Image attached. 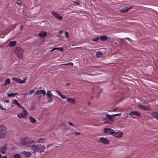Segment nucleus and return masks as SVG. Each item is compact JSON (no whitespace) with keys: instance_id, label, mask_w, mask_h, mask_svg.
I'll use <instances>...</instances> for the list:
<instances>
[{"instance_id":"nucleus-1","label":"nucleus","mask_w":158,"mask_h":158,"mask_svg":"<svg viewBox=\"0 0 158 158\" xmlns=\"http://www.w3.org/2000/svg\"><path fill=\"white\" fill-rule=\"evenodd\" d=\"M35 143V141L34 140L29 138L24 137L21 138V144L25 147H31V144Z\"/></svg>"},{"instance_id":"nucleus-2","label":"nucleus","mask_w":158,"mask_h":158,"mask_svg":"<svg viewBox=\"0 0 158 158\" xmlns=\"http://www.w3.org/2000/svg\"><path fill=\"white\" fill-rule=\"evenodd\" d=\"M31 149L34 152H42L45 149V147L44 145L41 144H38L36 145H32L31 146Z\"/></svg>"},{"instance_id":"nucleus-3","label":"nucleus","mask_w":158,"mask_h":158,"mask_svg":"<svg viewBox=\"0 0 158 158\" xmlns=\"http://www.w3.org/2000/svg\"><path fill=\"white\" fill-rule=\"evenodd\" d=\"M14 52L19 58L20 59L23 58V50L20 47H17L14 50Z\"/></svg>"},{"instance_id":"nucleus-4","label":"nucleus","mask_w":158,"mask_h":158,"mask_svg":"<svg viewBox=\"0 0 158 158\" xmlns=\"http://www.w3.org/2000/svg\"><path fill=\"white\" fill-rule=\"evenodd\" d=\"M56 92L58 94V95L62 98H66L67 99V101L68 102H71L73 104H74L75 103V99L74 98H67L66 97L64 96L61 93H60V92L57 90H56Z\"/></svg>"},{"instance_id":"nucleus-5","label":"nucleus","mask_w":158,"mask_h":158,"mask_svg":"<svg viewBox=\"0 0 158 158\" xmlns=\"http://www.w3.org/2000/svg\"><path fill=\"white\" fill-rule=\"evenodd\" d=\"M6 128L3 125L0 126V138H3L6 134Z\"/></svg>"},{"instance_id":"nucleus-6","label":"nucleus","mask_w":158,"mask_h":158,"mask_svg":"<svg viewBox=\"0 0 158 158\" xmlns=\"http://www.w3.org/2000/svg\"><path fill=\"white\" fill-rule=\"evenodd\" d=\"M23 111L17 114L18 117L20 118H25L27 117V110L24 107H22Z\"/></svg>"},{"instance_id":"nucleus-7","label":"nucleus","mask_w":158,"mask_h":158,"mask_svg":"<svg viewBox=\"0 0 158 158\" xmlns=\"http://www.w3.org/2000/svg\"><path fill=\"white\" fill-rule=\"evenodd\" d=\"M98 142L103 143V144H107L109 143V141L104 137H101L98 140Z\"/></svg>"},{"instance_id":"nucleus-8","label":"nucleus","mask_w":158,"mask_h":158,"mask_svg":"<svg viewBox=\"0 0 158 158\" xmlns=\"http://www.w3.org/2000/svg\"><path fill=\"white\" fill-rule=\"evenodd\" d=\"M47 98H48V102H51L52 101V94L50 91H48L47 93Z\"/></svg>"},{"instance_id":"nucleus-9","label":"nucleus","mask_w":158,"mask_h":158,"mask_svg":"<svg viewBox=\"0 0 158 158\" xmlns=\"http://www.w3.org/2000/svg\"><path fill=\"white\" fill-rule=\"evenodd\" d=\"M129 115L133 118H135L134 116H140L141 114L138 111H132L129 113Z\"/></svg>"},{"instance_id":"nucleus-10","label":"nucleus","mask_w":158,"mask_h":158,"mask_svg":"<svg viewBox=\"0 0 158 158\" xmlns=\"http://www.w3.org/2000/svg\"><path fill=\"white\" fill-rule=\"evenodd\" d=\"M52 14L55 18L59 20H60L63 19L62 16H60L58 13L55 11H52Z\"/></svg>"},{"instance_id":"nucleus-11","label":"nucleus","mask_w":158,"mask_h":158,"mask_svg":"<svg viewBox=\"0 0 158 158\" xmlns=\"http://www.w3.org/2000/svg\"><path fill=\"white\" fill-rule=\"evenodd\" d=\"M114 130L109 128H105L103 130V132L105 134L112 135Z\"/></svg>"},{"instance_id":"nucleus-12","label":"nucleus","mask_w":158,"mask_h":158,"mask_svg":"<svg viewBox=\"0 0 158 158\" xmlns=\"http://www.w3.org/2000/svg\"><path fill=\"white\" fill-rule=\"evenodd\" d=\"M112 135L117 138H120L123 135V133L121 131L116 132L114 130Z\"/></svg>"},{"instance_id":"nucleus-13","label":"nucleus","mask_w":158,"mask_h":158,"mask_svg":"<svg viewBox=\"0 0 158 158\" xmlns=\"http://www.w3.org/2000/svg\"><path fill=\"white\" fill-rule=\"evenodd\" d=\"M43 94L44 96L46 94V92L45 91L42 89L38 90L36 91L34 95H41V94Z\"/></svg>"},{"instance_id":"nucleus-14","label":"nucleus","mask_w":158,"mask_h":158,"mask_svg":"<svg viewBox=\"0 0 158 158\" xmlns=\"http://www.w3.org/2000/svg\"><path fill=\"white\" fill-rule=\"evenodd\" d=\"M112 115H110L108 114H106V118H107V120H109L110 121L109 122L111 123H112L114 121V119L112 118Z\"/></svg>"},{"instance_id":"nucleus-15","label":"nucleus","mask_w":158,"mask_h":158,"mask_svg":"<svg viewBox=\"0 0 158 158\" xmlns=\"http://www.w3.org/2000/svg\"><path fill=\"white\" fill-rule=\"evenodd\" d=\"M112 115H110L108 114H106V118H107V120H109L110 121L109 122L111 123H112L114 121V119L112 118Z\"/></svg>"},{"instance_id":"nucleus-16","label":"nucleus","mask_w":158,"mask_h":158,"mask_svg":"<svg viewBox=\"0 0 158 158\" xmlns=\"http://www.w3.org/2000/svg\"><path fill=\"white\" fill-rule=\"evenodd\" d=\"M131 7L129 6H127L124 7L123 9L120 10V11L121 12H124L128 11Z\"/></svg>"},{"instance_id":"nucleus-17","label":"nucleus","mask_w":158,"mask_h":158,"mask_svg":"<svg viewBox=\"0 0 158 158\" xmlns=\"http://www.w3.org/2000/svg\"><path fill=\"white\" fill-rule=\"evenodd\" d=\"M13 104L17 105L20 108L22 109V107H23L21 106V104L19 103L17 101L15 100H14L13 101Z\"/></svg>"},{"instance_id":"nucleus-18","label":"nucleus","mask_w":158,"mask_h":158,"mask_svg":"<svg viewBox=\"0 0 158 158\" xmlns=\"http://www.w3.org/2000/svg\"><path fill=\"white\" fill-rule=\"evenodd\" d=\"M6 149V146L4 145L3 146L0 150V152L3 154L5 153V151Z\"/></svg>"},{"instance_id":"nucleus-19","label":"nucleus","mask_w":158,"mask_h":158,"mask_svg":"<svg viewBox=\"0 0 158 158\" xmlns=\"http://www.w3.org/2000/svg\"><path fill=\"white\" fill-rule=\"evenodd\" d=\"M47 35V33L46 32L44 31H42L40 32L39 34V35L40 37H44Z\"/></svg>"},{"instance_id":"nucleus-20","label":"nucleus","mask_w":158,"mask_h":158,"mask_svg":"<svg viewBox=\"0 0 158 158\" xmlns=\"http://www.w3.org/2000/svg\"><path fill=\"white\" fill-rule=\"evenodd\" d=\"M101 40L102 41H106L107 40V37L105 35L101 36L100 38Z\"/></svg>"},{"instance_id":"nucleus-21","label":"nucleus","mask_w":158,"mask_h":158,"mask_svg":"<svg viewBox=\"0 0 158 158\" xmlns=\"http://www.w3.org/2000/svg\"><path fill=\"white\" fill-rule=\"evenodd\" d=\"M16 42L15 41H10L9 44V46L10 47H14L16 44Z\"/></svg>"},{"instance_id":"nucleus-22","label":"nucleus","mask_w":158,"mask_h":158,"mask_svg":"<svg viewBox=\"0 0 158 158\" xmlns=\"http://www.w3.org/2000/svg\"><path fill=\"white\" fill-rule=\"evenodd\" d=\"M152 115L154 118L158 120V113L156 112H153L152 113Z\"/></svg>"},{"instance_id":"nucleus-23","label":"nucleus","mask_w":158,"mask_h":158,"mask_svg":"<svg viewBox=\"0 0 158 158\" xmlns=\"http://www.w3.org/2000/svg\"><path fill=\"white\" fill-rule=\"evenodd\" d=\"M21 154H24V155L26 156V157H29L31 156V153L25 151L24 152H23Z\"/></svg>"},{"instance_id":"nucleus-24","label":"nucleus","mask_w":158,"mask_h":158,"mask_svg":"<svg viewBox=\"0 0 158 158\" xmlns=\"http://www.w3.org/2000/svg\"><path fill=\"white\" fill-rule=\"evenodd\" d=\"M29 119L30 122L32 123H34L36 122L35 119L31 116L29 117Z\"/></svg>"},{"instance_id":"nucleus-25","label":"nucleus","mask_w":158,"mask_h":158,"mask_svg":"<svg viewBox=\"0 0 158 158\" xmlns=\"http://www.w3.org/2000/svg\"><path fill=\"white\" fill-rule=\"evenodd\" d=\"M12 80L18 83H20L21 79L18 78L13 77Z\"/></svg>"},{"instance_id":"nucleus-26","label":"nucleus","mask_w":158,"mask_h":158,"mask_svg":"<svg viewBox=\"0 0 158 158\" xmlns=\"http://www.w3.org/2000/svg\"><path fill=\"white\" fill-rule=\"evenodd\" d=\"M102 120L104 121V124H111V123H110L109 122V121L108 120H107V118L106 117L105 118H103L102 119Z\"/></svg>"},{"instance_id":"nucleus-27","label":"nucleus","mask_w":158,"mask_h":158,"mask_svg":"<svg viewBox=\"0 0 158 158\" xmlns=\"http://www.w3.org/2000/svg\"><path fill=\"white\" fill-rule=\"evenodd\" d=\"M18 93H10L8 94L7 95L8 97H15L16 95L18 94Z\"/></svg>"},{"instance_id":"nucleus-28","label":"nucleus","mask_w":158,"mask_h":158,"mask_svg":"<svg viewBox=\"0 0 158 158\" xmlns=\"http://www.w3.org/2000/svg\"><path fill=\"white\" fill-rule=\"evenodd\" d=\"M10 82V80L9 78H7L6 79L5 82V83L4 84V85L6 86L7 85L9 84Z\"/></svg>"},{"instance_id":"nucleus-29","label":"nucleus","mask_w":158,"mask_h":158,"mask_svg":"<svg viewBox=\"0 0 158 158\" xmlns=\"http://www.w3.org/2000/svg\"><path fill=\"white\" fill-rule=\"evenodd\" d=\"M139 106L140 107L141 109H143L144 110H147L148 109V107H146L145 106L142 105H139Z\"/></svg>"},{"instance_id":"nucleus-30","label":"nucleus","mask_w":158,"mask_h":158,"mask_svg":"<svg viewBox=\"0 0 158 158\" xmlns=\"http://www.w3.org/2000/svg\"><path fill=\"white\" fill-rule=\"evenodd\" d=\"M14 158H21L20 155L19 154H15L13 156Z\"/></svg>"},{"instance_id":"nucleus-31","label":"nucleus","mask_w":158,"mask_h":158,"mask_svg":"<svg viewBox=\"0 0 158 158\" xmlns=\"http://www.w3.org/2000/svg\"><path fill=\"white\" fill-rule=\"evenodd\" d=\"M103 55V54L101 52H97L96 54V56L97 57H100V56H102Z\"/></svg>"},{"instance_id":"nucleus-32","label":"nucleus","mask_w":158,"mask_h":158,"mask_svg":"<svg viewBox=\"0 0 158 158\" xmlns=\"http://www.w3.org/2000/svg\"><path fill=\"white\" fill-rule=\"evenodd\" d=\"M27 79V78H25L23 80H21L20 83H23L26 82V80Z\"/></svg>"},{"instance_id":"nucleus-33","label":"nucleus","mask_w":158,"mask_h":158,"mask_svg":"<svg viewBox=\"0 0 158 158\" xmlns=\"http://www.w3.org/2000/svg\"><path fill=\"white\" fill-rule=\"evenodd\" d=\"M44 139H39L38 140V143H42L43 142V140H44Z\"/></svg>"},{"instance_id":"nucleus-34","label":"nucleus","mask_w":158,"mask_h":158,"mask_svg":"<svg viewBox=\"0 0 158 158\" xmlns=\"http://www.w3.org/2000/svg\"><path fill=\"white\" fill-rule=\"evenodd\" d=\"M70 64H71V65H73V64L72 63L70 62V63H68L66 64H61L60 65H69Z\"/></svg>"},{"instance_id":"nucleus-35","label":"nucleus","mask_w":158,"mask_h":158,"mask_svg":"<svg viewBox=\"0 0 158 158\" xmlns=\"http://www.w3.org/2000/svg\"><path fill=\"white\" fill-rule=\"evenodd\" d=\"M99 37H96L94 38L92 40V41H97L99 39Z\"/></svg>"},{"instance_id":"nucleus-36","label":"nucleus","mask_w":158,"mask_h":158,"mask_svg":"<svg viewBox=\"0 0 158 158\" xmlns=\"http://www.w3.org/2000/svg\"><path fill=\"white\" fill-rule=\"evenodd\" d=\"M22 3V2H21L20 1H19V0H18L17 1V2H16V4H18V5H19V6H21V4Z\"/></svg>"},{"instance_id":"nucleus-37","label":"nucleus","mask_w":158,"mask_h":158,"mask_svg":"<svg viewBox=\"0 0 158 158\" xmlns=\"http://www.w3.org/2000/svg\"><path fill=\"white\" fill-rule=\"evenodd\" d=\"M65 36H66V37L67 38H69V33L68 32H65Z\"/></svg>"},{"instance_id":"nucleus-38","label":"nucleus","mask_w":158,"mask_h":158,"mask_svg":"<svg viewBox=\"0 0 158 158\" xmlns=\"http://www.w3.org/2000/svg\"><path fill=\"white\" fill-rule=\"evenodd\" d=\"M120 115H121V114H120V113H118V114H112V115L113 116H119Z\"/></svg>"},{"instance_id":"nucleus-39","label":"nucleus","mask_w":158,"mask_h":158,"mask_svg":"<svg viewBox=\"0 0 158 158\" xmlns=\"http://www.w3.org/2000/svg\"><path fill=\"white\" fill-rule=\"evenodd\" d=\"M34 92V89H32L31 90L29 93V94H32Z\"/></svg>"},{"instance_id":"nucleus-40","label":"nucleus","mask_w":158,"mask_h":158,"mask_svg":"<svg viewBox=\"0 0 158 158\" xmlns=\"http://www.w3.org/2000/svg\"><path fill=\"white\" fill-rule=\"evenodd\" d=\"M0 109L2 110H5L6 109V108L3 107V106H2L1 105L0 103Z\"/></svg>"},{"instance_id":"nucleus-41","label":"nucleus","mask_w":158,"mask_h":158,"mask_svg":"<svg viewBox=\"0 0 158 158\" xmlns=\"http://www.w3.org/2000/svg\"><path fill=\"white\" fill-rule=\"evenodd\" d=\"M57 50L60 52H62L63 51V49L62 48H58Z\"/></svg>"},{"instance_id":"nucleus-42","label":"nucleus","mask_w":158,"mask_h":158,"mask_svg":"<svg viewBox=\"0 0 158 158\" xmlns=\"http://www.w3.org/2000/svg\"><path fill=\"white\" fill-rule=\"evenodd\" d=\"M75 134L76 135H79L80 134V133L78 132H75Z\"/></svg>"},{"instance_id":"nucleus-43","label":"nucleus","mask_w":158,"mask_h":158,"mask_svg":"<svg viewBox=\"0 0 158 158\" xmlns=\"http://www.w3.org/2000/svg\"><path fill=\"white\" fill-rule=\"evenodd\" d=\"M68 123L69 124V125H71L72 126H73V124L71 122H68Z\"/></svg>"},{"instance_id":"nucleus-44","label":"nucleus","mask_w":158,"mask_h":158,"mask_svg":"<svg viewBox=\"0 0 158 158\" xmlns=\"http://www.w3.org/2000/svg\"><path fill=\"white\" fill-rule=\"evenodd\" d=\"M73 3H74V4H77V5H79V2H75V1H73Z\"/></svg>"},{"instance_id":"nucleus-45","label":"nucleus","mask_w":158,"mask_h":158,"mask_svg":"<svg viewBox=\"0 0 158 158\" xmlns=\"http://www.w3.org/2000/svg\"><path fill=\"white\" fill-rule=\"evenodd\" d=\"M75 49H82L83 48L81 47H76L75 48Z\"/></svg>"},{"instance_id":"nucleus-46","label":"nucleus","mask_w":158,"mask_h":158,"mask_svg":"<svg viewBox=\"0 0 158 158\" xmlns=\"http://www.w3.org/2000/svg\"><path fill=\"white\" fill-rule=\"evenodd\" d=\"M29 93H24V96H25L26 95H29Z\"/></svg>"},{"instance_id":"nucleus-47","label":"nucleus","mask_w":158,"mask_h":158,"mask_svg":"<svg viewBox=\"0 0 158 158\" xmlns=\"http://www.w3.org/2000/svg\"><path fill=\"white\" fill-rule=\"evenodd\" d=\"M23 27V25H22L20 27V29L21 30H22Z\"/></svg>"},{"instance_id":"nucleus-48","label":"nucleus","mask_w":158,"mask_h":158,"mask_svg":"<svg viewBox=\"0 0 158 158\" xmlns=\"http://www.w3.org/2000/svg\"><path fill=\"white\" fill-rule=\"evenodd\" d=\"M9 100H6L4 102L6 103H9Z\"/></svg>"},{"instance_id":"nucleus-49","label":"nucleus","mask_w":158,"mask_h":158,"mask_svg":"<svg viewBox=\"0 0 158 158\" xmlns=\"http://www.w3.org/2000/svg\"><path fill=\"white\" fill-rule=\"evenodd\" d=\"M7 157L6 156H3L1 158H6Z\"/></svg>"},{"instance_id":"nucleus-50","label":"nucleus","mask_w":158,"mask_h":158,"mask_svg":"<svg viewBox=\"0 0 158 158\" xmlns=\"http://www.w3.org/2000/svg\"><path fill=\"white\" fill-rule=\"evenodd\" d=\"M99 66H93L92 67V68H98V67Z\"/></svg>"},{"instance_id":"nucleus-51","label":"nucleus","mask_w":158,"mask_h":158,"mask_svg":"<svg viewBox=\"0 0 158 158\" xmlns=\"http://www.w3.org/2000/svg\"><path fill=\"white\" fill-rule=\"evenodd\" d=\"M63 31V30H61L59 31V33H61Z\"/></svg>"},{"instance_id":"nucleus-52","label":"nucleus","mask_w":158,"mask_h":158,"mask_svg":"<svg viewBox=\"0 0 158 158\" xmlns=\"http://www.w3.org/2000/svg\"><path fill=\"white\" fill-rule=\"evenodd\" d=\"M55 49H54V48H53L51 50V52H52L53 51H54V50H55Z\"/></svg>"},{"instance_id":"nucleus-53","label":"nucleus","mask_w":158,"mask_h":158,"mask_svg":"<svg viewBox=\"0 0 158 158\" xmlns=\"http://www.w3.org/2000/svg\"><path fill=\"white\" fill-rule=\"evenodd\" d=\"M58 48H54V49H55V50H58Z\"/></svg>"},{"instance_id":"nucleus-54","label":"nucleus","mask_w":158,"mask_h":158,"mask_svg":"<svg viewBox=\"0 0 158 158\" xmlns=\"http://www.w3.org/2000/svg\"><path fill=\"white\" fill-rule=\"evenodd\" d=\"M116 109H117V108H114L113 109V111H116Z\"/></svg>"},{"instance_id":"nucleus-55","label":"nucleus","mask_w":158,"mask_h":158,"mask_svg":"<svg viewBox=\"0 0 158 158\" xmlns=\"http://www.w3.org/2000/svg\"><path fill=\"white\" fill-rule=\"evenodd\" d=\"M70 85V83H67L66 84V85Z\"/></svg>"},{"instance_id":"nucleus-56","label":"nucleus","mask_w":158,"mask_h":158,"mask_svg":"<svg viewBox=\"0 0 158 158\" xmlns=\"http://www.w3.org/2000/svg\"><path fill=\"white\" fill-rule=\"evenodd\" d=\"M2 157V155H1V154L0 153V158H1Z\"/></svg>"},{"instance_id":"nucleus-57","label":"nucleus","mask_w":158,"mask_h":158,"mask_svg":"<svg viewBox=\"0 0 158 158\" xmlns=\"http://www.w3.org/2000/svg\"><path fill=\"white\" fill-rule=\"evenodd\" d=\"M2 45H0V48H2Z\"/></svg>"},{"instance_id":"nucleus-58","label":"nucleus","mask_w":158,"mask_h":158,"mask_svg":"<svg viewBox=\"0 0 158 158\" xmlns=\"http://www.w3.org/2000/svg\"><path fill=\"white\" fill-rule=\"evenodd\" d=\"M92 98H92V97H91V99H92Z\"/></svg>"},{"instance_id":"nucleus-59","label":"nucleus","mask_w":158,"mask_h":158,"mask_svg":"<svg viewBox=\"0 0 158 158\" xmlns=\"http://www.w3.org/2000/svg\"><path fill=\"white\" fill-rule=\"evenodd\" d=\"M39 88L41 89V87H40Z\"/></svg>"}]
</instances>
